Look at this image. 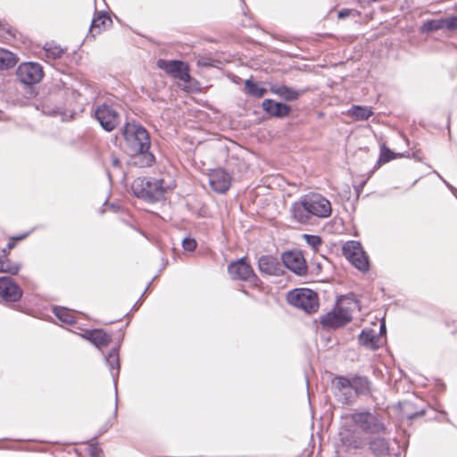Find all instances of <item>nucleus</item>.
I'll list each match as a JSON object with an SVG mask.
<instances>
[{"instance_id":"obj_36","label":"nucleus","mask_w":457,"mask_h":457,"mask_svg":"<svg viewBox=\"0 0 457 457\" xmlns=\"http://www.w3.org/2000/svg\"><path fill=\"white\" fill-rule=\"evenodd\" d=\"M444 24L446 30L453 31L457 29V15L444 19Z\"/></svg>"},{"instance_id":"obj_28","label":"nucleus","mask_w":457,"mask_h":457,"mask_svg":"<svg viewBox=\"0 0 457 457\" xmlns=\"http://www.w3.org/2000/svg\"><path fill=\"white\" fill-rule=\"evenodd\" d=\"M17 63L16 56L10 51L0 48V70H6L15 66Z\"/></svg>"},{"instance_id":"obj_46","label":"nucleus","mask_w":457,"mask_h":457,"mask_svg":"<svg viewBox=\"0 0 457 457\" xmlns=\"http://www.w3.org/2000/svg\"><path fill=\"white\" fill-rule=\"evenodd\" d=\"M27 235L28 234L25 233V234H22V235H21V236H19L17 237H12V241H14V240H21V239H24L27 237Z\"/></svg>"},{"instance_id":"obj_2","label":"nucleus","mask_w":457,"mask_h":457,"mask_svg":"<svg viewBox=\"0 0 457 457\" xmlns=\"http://www.w3.org/2000/svg\"><path fill=\"white\" fill-rule=\"evenodd\" d=\"M135 196L146 202L154 203L163 199L165 189L163 180L154 178H137L131 184Z\"/></svg>"},{"instance_id":"obj_26","label":"nucleus","mask_w":457,"mask_h":457,"mask_svg":"<svg viewBox=\"0 0 457 457\" xmlns=\"http://www.w3.org/2000/svg\"><path fill=\"white\" fill-rule=\"evenodd\" d=\"M349 113L356 120H367L373 115V111L368 106L353 105Z\"/></svg>"},{"instance_id":"obj_32","label":"nucleus","mask_w":457,"mask_h":457,"mask_svg":"<svg viewBox=\"0 0 457 457\" xmlns=\"http://www.w3.org/2000/svg\"><path fill=\"white\" fill-rule=\"evenodd\" d=\"M422 29L426 32L445 29L444 19L428 21V22L424 23Z\"/></svg>"},{"instance_id":"obj_31","label":"nucleus","mask_w":457,"mask_h":457,"mask_svg":"<svg viewBox=\"0 0 457 457\" xmlns=\"http://www.w3.org/2000/svg\"><path fill=\"white\" fill-rule=\"evenodd\" d=\"M397 156H401V154H395L393 151H391L389 148H387L385 145H383L380 147V154L378 162L382 163L388 162Z\"/></svg>"},{"instance_id":"obj_22","label":"nucleus","mask_w":457,"mask_h":457,"mask_svg":"<svg viewBox=\"0 0 457 457\" xmlns=\"http://www.w3.org/2000/svg\"><path fill=\"white\" fill-rule=\"evenodd\" d=\"M370 450L376 457H384L389 453V443L384 437H376L369 442Z\"/></svg>"},{"instance_id":"obj_30","label":"nucleus","mask_w":457,"mask_h":457,"mask_svg":"<svg viewBox=\"0 0 457 457\" xmlns=\"http://www.w3.org/2000/svg\"><path fill=\"white\" fill-rule=\"evenodd\" d=\"M21 269L19 263H12L8 259L0 260V272L17 274Z\"/></svg>"},{"instance_id":"obj_11","label":"nucleus","mask_w":457,"mask_h":457,"mask_svg":"<svg viewBox=\"0 0 457 457\" xmlns=\"http://www.w3.org/2000/svg\"><path fill=\"white\" fill-rule=\"evenodd\" d=\"M157 66L158 68L173 76L175 79L184 82H187L190 79L188 65L182 61H167L159 59L157 61Z\"/></svg>"},{"instance_id":"obj_18","label":"nucleus","mask_w":457,"mask_h":457,"mask_svg":"<svg viewBox=\"0 0 457 457\" xmlns=\"http://www.w3.org/2000/svg\"><path fill=\"white\" fill-rule=\"evenodd\" d=\"M290 212L292 218L301 223V224H307L310 221L311 219V213L309 212V207L306 203L305 196L303 195L299 201L295 202L292 204L290 207Z\"/></svg>"},{"instance_id":"obj_45","label":"nucleus","mask_w":457,"mask_h":457,"mask_svg":"<svg viewBox=\"0 0 457 457\" xmlns=\"http://www.w3.org/2000/svg\"><path fill=\"white\" fill-rule=\"evenodd\" d=\"M379 333L380 334H384L386 333V324H385V321H382L380 323V327H379Z\"/></svg>"},{"instance_id":"obj_43","label":"nucleus","mask_w":457,"mask_h":457,"mask_svg":"<svg viewBox=\"0 0 457 457\" xmlns=\"http://www.w3.org/2000/svg\"><path fill=\"white\" fill-rule=\"evenodd\" d=\"M435 173L437 174V176L444 181L447 187L450 188L451 191L456 195L457 189L454 188L452 185H450L447 181H445L436 171H435Z\"/></svg>"},{"instance_id":"obj_12","label":"nucleus","mask_w":457,"mask_h":457,"mask_svg":"<svg viewBox=\"0 0 457 457\" xmlns=\"http://www.w3.org/2000/svg\"><path fill=\"white\" fill-rule=\"evenodd\" d=\"M333 387L335 389V395L341 403L351 404L354 402L356 397L353 390L351 379L343 376H337L333 381Z\"/></svg>"},{"instance_id":"obj_21","label":"nucleus","mask_w":457,"mask_h":457,"mask_svg":"<svg viewBox=\"0 0 457 457\" xmlns=\"http://www.w3.org/2000/svg\"><path fill=\"white\" fill-rule=\"evenodd\" d=\"M111 17L104 12H101L96 17H95L90 25L89 33L92 37H95L96 34H99L102 30V27L104 29L107 28L112 24Z\"/></svg>"},{"instance_id":"obj_25","label":"nucleus","mask_w":457,"mask_h":457,"mask_svg":"<svg viewBox=\"0 0 457 457\" xmlns=\"http://www.w3.org/2000/svg\"><path fill=\"white\" fill-rule=\"evenodd\" d=\"M355 397L370 393V381L365 377H355L351 380Z\"/></svg>"},{"instance_id":"obj_44","label":"nucleus","mask_w":457,"mask_h":457,"mask_svg":"<svg viewBox=\"0 0 457 457\" xmlns=\"http://www.w3.org/2000/svg\"><path fill=\"white\" fill-rule=\"evenodd\" d=\"M112 164L114 167H119L120 164V160L117 157L113 156L112 159Z\"/></svg>"},{"instance_id":"obj_20","label":"nucleus","mask_w":457,"mask_h":457,"mask_svg":"<svg viewBox=\"0 0 457 457\" xmlns=\"http://www.w3.org/2000/svg\"><path fill=\"white\" fill-rule=\"evenodd\" d=\"M84 337L98 349L107 346L112 341L111 335L107 334L103 329L87 330L84 334Z\"/></svg>"},{"instance_id":"obj_40","label":"nucleus","mask_w":457,"mask_h":457,"mask_svg":"<svg viewBox=\"0 0 457 457\" xmlns=\"http://www.w3.org/2000/svg\"><path fill=\"white\" fill-rule=\"evenodd\" d=\"M14 245H15L14 241H12V239H11V240L8 242V244H7V245H6V248H4V249H3V253H4V257H6V256H7L8 252H9L11 249H12V248L14 247Z\"/></svg>"},{"instance_id":"obj_39","label":"nucleus","mask_w":457,"mask_h":457,"mask_svg":"<svg viewBox=\"0 0 457 457\" xmlns=\"http://www.w3.org/2000/svg\"><path fill=\"white\" fill-rule=\"evenodd\" d=\"M91 457H103V451L96 445H91L89 448Z\"/></svg>"},{"instance_id":"obj_6","label":"nucleus","mask_w":457,"mask_h":457,"mask_svg":"<svg viewBox=\"0 0 457 457\" xmlns=\"http://www.w3.org/2000/svg\"><path fill=\"white\" fill-rule=\"evenodd\" d=\"M16 75L21 83L30 86L42 79L44 71L39 63L28 62L19 65Z\"/></svg>"},{"instance_id":"obj_13","label":"nucleus","mask_w":457,"mask_h":457,"mask_svg":"<svg viewBox=\"0 0 457 457\" xmlns=\"http://www.w3.org/2000/svg\"><path fill=\"white\" fill-rule=\"evenodd\" d=\"M352 320V315L347 309L338 308L329 312L320 318V323L324 328H337L345 326Z\"/></svg>"},{"instance_id":"obj_23","label":"nucleus","mask_w":457,"mask_h":457,"mask_svg":"<svg viewBox=\"0 0 457 457\" xmlns=\"http://www.w3.org/2000/svg\"><path fill=\"white\" fill-rule=\"evenodd\" d=\"M360 345L370 350H377L379 345L378 344V337L372 329H363L358 337Z\"/></svg>"},{"instance_id":"obj_24","label":"nucleus","mask_w":457,"mask_h":457,"mask_svg":"<svg viewBox=\"0 0 457 457\" xmlns=\"http://www.w3.org/2000/svg\"><path fill=\"white\" fill-rule=\"evenodd\" d=\"M270 91L286 101L296 100L300 96L297 90L285 85L279 87L272 86Z\"/></svg>"},{"instance_id":"obj_4","label":"nucleus","mask_w":457,"mask_h":457,"mask_svg":"<svg viewBox=\"0 0 457 457\" xmlns=\"http://www.w3.org/2000/svg\"><path fill=\"white\" fill-rule=\"evenodd\" d=\"M287 300L289 303L307 313L316 312L319 309L317 294L308 288H296L290 291Z\"/></svg>"},{"instance_id":"obj_49","label":"nucleus","mask_w":457,"mask_h":457,"mask_svg":"<svg viewBox=\"0 0 457 457\" xmlns=\"http://www.w3.org/2000/svg\"><path fill=\"white\" fill-rule=\"evenodd\" d=\"M111 207H112V209H116V206H115L114 204H111Z\"/></svg>"},{"instance_id":"obj_7","label":"nucleus","mask_w":457,"mask_h":457,"mask_svg":"<svg viewBox=\"0 0 457 457\" xmlns=\"http://www.w3.org/2000/svg\"><path fill=\"white\" fill-rule=\"evenodd\" d=\"M228 272L234 280H242L250 283L257 280V276L251 265L246 262L245 257L231 262L228 265Z\"/></svg>"},{"instance_id":"obj_16","label":"nucleus","mask_w":457,"mask_h":457,"mask_svg":"<svg viewBox=\"0 0 457 457\" xmlns=\"http://www.w3.org/2000/svg\"><path fill=\"white\" fill-rule=\"evenodd\" d=\"M119 348L120 346L112 348L107 356H105V364L109 367L111 376L113 379L114 387H115V410L114 415L117 413L118 409V389H117V380L120 374V358H119Z\"/></svg>"},{"instance_id":"obj_47","label":"nucleus","mask_w":457,"mask_h":457,"mask_svg":"<svg viewBox=\"0 0 457 457\" xmlns=\"http://www.w3.org/2000/svg\"><path fill=\"white\" fill-rule=\"evenodd\" d=\"M358 2L362 5L370 4V0H358Z\"/></svg>"},{"instance_id":"obj_42","label":"nucleus","mask_w":457,"mask_h":457,"mask_svg":"<svg viewBox=\"0 0 457 457\" xmlns=\"http://www.w3.org/2000/svg\"><path fill=\"white\" fill-rule=\"evenodd\" d=\"M349 14H350V10L343 9V10L338 12V18L339 19H344V18L349 16Z\"/></svg>"},{"instance_id":"obj_29","label":"nucleus","mask_w":457,"mask_h":457,"mask_svg":"<svg viewBox=\"0 0 457 457\" xmlns=\"http://www.w3.org/2000/svg\"><path fill=\"white\" fill-rule=\"evenodd\" d=\"M53 312L63 323L71 325L75 323L76 321L75 316L73 315L71 311L67 308L55 306L53 309Z\"/></svg>"},{"instance_id":"obj_48","label":"nucleus","mask_w":457,"mask_h":457,"mask_svg":"<svg viewBox=\"0 0 457 457\" xmlns=\"http://www.w3.org/2000/svg\"><path fill=\"white\" fill-rule=\"evenodd\" d=\"M149 284H151V282H150ZM149 286H150V285H148L147 287H149ZM146 290H148V287H145V291H146ZM145 293V292H144V293H143V295H141V297H143V296H144Z\"/></svg>"},{"instance_id":"obj_19","label":"nucleus","mask_w":457,"mask_h":457,"mask_svg":"<svg viewBox=\"0 0 457 457\" xmlns=\"http://www.w3.org/2000/svg\"><path fill=\"white\" fill-rule=\"evenodd\" d=\"M262 107L268 114L276 118H285L291 112V107L288 104L275 102L271 99H265Z\"/></svg>"},{"instance_id":"obj_9","label":"nucleus","mask_w":457,"mask_h":457,"mask_svg":"<svg viewBox=\"0 0 457 457\" xmlns=\"http://www.w3.org/2000/svg\"><path fill=\"white\" fill-rule=\"evenodd\" d=\"M311 216L328 218L331 215L330 202L320 194L304 195Z\"/></svg>"},{"instance_id":"obj_37","label":"nucleus","mask_w":457,"mask_h":457,"mask_svg":"<svg viewBox=\"0 0 457 457\" xmlns=\"http://www.w3.org/2000/svg\"><path fill=\"white\" fill-rule=\"evenodd\" d=\"M197 243L195 239L192 237H186L182 241V247L185 251L193 252L195 250Z\"/></svg>"},{"instance_id":"obj_8","label":"nucleus","mask_w":457,"mask_h":457,"mask_svg":"<svg viewBox=\"0 0 457 457\" xmlns=\"http://www.w3.org/2000/svg\"><path fill=\"white\" fill-rule=\"evenodd\" d=\"M95 118L101 127L108 132L112 131L120 123L119 113L112 106L103 104L95 110Z\"/></svg>"},{"instance_id":"obj_15","label":"nucleus","mask_w":457,"mask_h":457,"mask_svg":"<svg viewBox=\"0 0 457 457\" xmlns=\"http://www.w3.org/2000/svg\"><path fill=\"white\" fill-rule=\"evenodd\" d=\"M209 184L219 194L227 192L231 186V176L223 169H215L209 173Z\"/></svg>"},{"instance_id":"obj_27","label":"nucleus","mask_w":457,"mask_h":457,"mask_svg":"<svg viewBox=\"0 0 457 457\" xmlns=\"http://www.w3.org/2000/svg\"><path fill=\"white\" fill-rule=\"evenodd\" d=\"M245 91L251 96L260 98L265 95L267 89L262 87L258 82L249 79L245 82Z\"/></svg>"},{"instance_id":"obj_3","label":"nucleus","mask_w":457,"mask_h":457,"mask_svg":"<svg viewBox=\"0 0 457 457\" xmlns=\"http://www.w3.org/2000/svg\"><path fill=\"white\" fill-rule=\"evenodd\" d=\"M351 420L362 432L370 435L388 434L384 416L376 411H356L351 415Z\"/></svg>"},{"instance_id":"obj_35","label":"nucleus","mask_w":457,"mask_h":457,"mask_svg":"<svg viewBox=\"0 0 457 457\" xmlns=\"http://www.w3.org/2000/svg\"><path fill=\"white\" fill-rule=\"evenodd\" d=\"M303 237L304 238L306 244L308 245H310L314 250H317L318 247L322 243L320 237H319L317 235L304 234V235H303Z\"/></svg>"},{"instance_id":"obj_33","label":"nucleus","mask_w":457,"mask_h":457,"mask_svg":"<svg viewBox=\"0 0 457 457\" xmlns=\"http://www.w3.org/2000/svg\"><path fill=\"white\" fill-rule=\"evenodd\" d=\"M343 444L349 449H360L361 447V439L355 436H345L342 438Z\"/></svg>"},{"instance_id":"obj_17","label":"nucleus","mask_w":457,"mask_h":457,"mask_svg":"<svg viewBox=\"0 0 457 457\" xmlns=\"http://www.w3.org/2000/svg\"><path fill=\"white\" fill-rule=\"evenodd\" d=\"M258 267L262 274L279 276L282 272V265L276 257L262 255L258 260Z\"/></svg>"},{"instance_id":"obj_1","label":"nucleus","mask_w":457,"mask_h":457,"mask_svg":"<svg viewBox=\"0 0 457 457\" xmlns=\"http://www.w3.org/2000/svg\"><path fill=\"white\" fill-rule=\"evenodd\" d=\"M125 146L133 156L134 163L139 167H150L155 162L154 155L149 151L151 146L148 131L141 124L127 122L123 127Z\"/></svg>"},{"instance_id":"obj_5","label":"nucleus","mask_w":457,"mask_h":457,"mask_svg":"<svg viewBox=\"0 0 457 457\" xmlns=\"http://www.w3.org/2000/svg\"><path fill=\"white\" fill-rule=\"evenodd\" d=\"M345 258L358 270L367 271L370 268L369 259L361 245L357 241H348L343 246Z\"/></svg>"},{"instance_id":"obj_38","label":"nucleus","mask_w":457,"mask_h":457,"mask_svg":"<svg viewBox=\"0 0 457 457\" xmlns=\"http://www.w3.org/2000/svg\"><path fill=\"white\" fill-rule=\"evenodd\" d=\"M45 50L47 54V56L52 57L53 59H56L61 57L63 51L60 46H54V47H45Z\"/></svg>"},{"instance_id":"obj_14","label":"nucleus","mask_w":457,"mask_h":457,"mask_svg":"<svg viewBox=\"0 0 457 457\" xmlns=\"http://www.w3.org/2000/svg\"><path fill=\"white\" fill-rule=\"evenodd\" d=\"M0 297L5 302L15 303L22 297V290L10 277H0Z\"/></svg>"},{"instance_id":"obj_10","label":"nucleus","mask_w":457,"mask_h":457,"mask_svg":"<svg viewBox=\"0 0 457 457\" xmlns=\"http://www.w3.org/2000/svg\"><path fill=\"white\" fill-rule=\"evenodd\" d=\"M283 264L297 276L307 274L308 267L303 254L298 250H289L281 255Z\"/></svg>"},{"instance_id":"obj_34","label":"nucleus","mask_w":457,"mask_h":457,"mask_svg":"<svg viewBox=\"0 0 457 457\" xmlns=\"http://www.w3.org/2000/svg\"><path fill=\"white\" fill-rule=\"evenodd\" d=\"M220 62L207 55H200L196 58V64L198 67H217Z\"/></svg>"},{"instance_id":"obj_41","label":"nucleus","mask_w":457,"mask_h":457,"mask_svg":"<svg viewBox=\"0 0 457 457\" xmlns=\"http://www.w3.org/2000/svg\"><path fill=\"white\" fill-rule=\"evenodd\" d=\"M424 414V411L421 410L420 411H417V412H414V413H407L406 416L409 420H412L416 417H419V416H422Z\"/></svg>"}]
</instances>
